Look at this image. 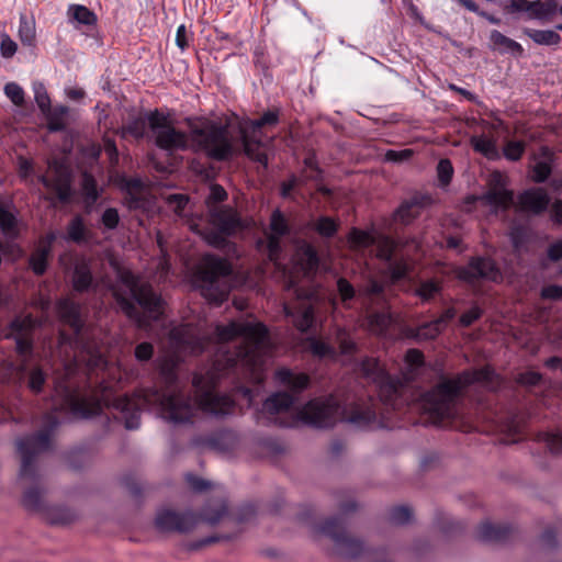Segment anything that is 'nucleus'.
Instances as JSON below:
<instances>
[{
    "label": "nucleus",
    "mask_w": 562,
    "mask_h": 562,
    "mask_svg": "<svg viewBox=\"0 0 562 562\" xmlns=\"http://www.w3.org/2000/svg\"><path fill=\"white\" fill-rule=\"evenodd\" d=\"M220 341H229L243 337L245 341L233 350L221 348L212 367L205 373H195L192 379L195 400L186 395L179 386L173 369L162 371L166 389L162 392L150 391L140 396H117L113 407L121 413L127 429H137L140 425L142 406L158 403L161 416L172 424H190L198 411L215 417H224L234 412L235 403L227 395H220L215 387L221 379L231 374L243 373L257 384L265 380L263 359L259 353V345L267 337V328L262 324L232 322L227 326L215 329Z\"/></svg>",
    "instance_id": "nucleus-1"
},
{
    "label": "nucleus",
    "mask_w": 562,
    "mask_h": 562,
    "mask_svg": "<svg viewBox=\"0 0 562 562\" xmlns=\"http://www.w3.org/2000/svg\"><path fill=\"white\" fill-rule=\"evenodd\" d=\"M497 374L490 366L475 370H465L454 378L442 376L439 382L420 397V408L432 424H440L454 417L457 404L464 390L474 383L494 387Z\"/></svg>",
    "instance_id": "nucleus-2"
},
{
    "label": "nucleus",
    "mask_w": 562,
    "mask_h": 562,
    "mask_svg": "<svg viewBox=\"0 0 562 562\" xmlns=\"http://www.w3.org/2000/svg\"><path fill=\"white\" fill-rule=\"evenodd\" d=\"M112 295L120 310L139 327L157 321L162 314V300L149 283L143 282L132 271L119 268L111 284Z\"/></svg>",
    "instance_id": "nucleus-3"
},
{
    "label": "nucleus",
    "mask_w": 562,
    "mask_h": 562,
    "mask_svg": "<svg viewBox=\"0 0 562 562\" xmlns=\"http://www.w3.org/2000/svg\"><path fill=\"white\" fill-rule=\"evenodd\" d=\"M37 322L31 315L15 316L3 331V337L15 341V351L19 362L15 366V373L20 380L26 382L33 393L42 392L46 382V374L40 366H31L30 361L34 351V330Z\"/></svg>",
    "instance_id": "nucleus-4"
},
{
    "label": "nucleus",
    "mask_w": 562,
    "mask_h": 562,
    "mask_svg": "<svg viewBox=\"0 0 562 562\" xmlns=\"http://www.w3.org/2000/svg\"><path fill=\"white\" fill-rule=\"evenodd\" d=\"M231 262L221 256L206 254L196 267L194 279L201 294L211 303L220 305L231 291Z\"/></svg>",
    "instance_id": "nucleus-5"
},
{
    "label": "nucleus",
    "mask_w": 562,
    "mask_h": 562,
    "mask_svg": "<svg viewBox=\"0 0 562 562\" xmlns=\"http://www.w3.org/2000/svg\"><path fill=\"white\" fill-rule=\"evenodd\" d=\"M59 425L56 414L48 413L37 432L16 440V450L21 457L20 479L31 482L38 480L37 457L50 448V437Z\"/></svg>",
    "instance_id": "nucleus-6"
},
{
    "label": "nucleus",
    "mask_w": 562,
    "mask_h": 562,
    "mask_svg": "<svg viewBox=\"0 0 562 562\" xmlns=\"http://www.w3.org/2000/svg\"><path fill=\"white\" fill-rule=\"evenodd\" d=\"M58 314L60 319L72 330V336L68 338L69 344L75 350L81 348L80 353L75 355L74 360L65 363L64 366L65 378L69 380L76 374L80 363L87 360L85 353L89 357L87 363L89 367L98 366L101 361V356L97 355L90 346L83 342V321L81 318L80 305L78 303L70 300L60 301L58 303Z\"/></svg>",
    "instance_id": "nucleus-7"
},
{
    "label": "nucleus",
    "mask_w": 562,
    "mask_h": 562,
    "mask_svg": "<svg viewBox=\"0 0 562 562\" xmlns=\"http://www.w3.org/2000/svg\"><path fill=\"white\" fill-rule=\"evenodd\" d=\"M193 144L207 157L217 161H224L234 154V144L226 125L206 122L191 130Z\"/></svg>",
    "instance_id": "nucleus-8"
},
{
    "label": "nucleus",
    "mask_w": 562,
    "mask_h": 562,
    "mask_svg": "<svg viewBox=\"0 0 562 562\" xmlns=\"http://www.w3.org/2000/svg\"><path fill=\"white\" fill-rule=\"evenodd\" d=\"M316 531L333 541V551L338 557L357 559L366 551L363 541L346 531V522L341 516L326 519L316 527Z\"/></svg>",
    "instance_id": "nucleus-9"
},
{
    "label": "nucleus",
    "mask_w": 562,
    "mask_h": 562,
    "mask_svg": "<svg viewBox=\"0 0 562 562\" xmlns=\"http://www.w3.org/2000/svg\"><path fill=\"white\" fill-rule=\"evenodd\" d=\"M148 127L155 136V144L158 148L168 151L187 149V134L176 130L168 117L158 110L148 114Z\"/></svg>",
    "instance_id": "nucleus-10"
},
{
    "label": "nucleus",
    "mask_w": 562,
    "mask_h": 562,
    "mask_svg": "<svg viewBox=\"0 0 562 562\" xmlns=\"http://www.w3.org/2000/svg\"><path fill=\"white\" fill-rule=\"evenodd\" d=\"M286 291L292 292L297 302L294 305L284 303L283 311L300 331L306 333L314 324V308L310 303L314 292L299 286L293 279L289 280Z\"/></svg>",
    "instance_id": "nucleus-11"
},
{
    "label": "nucleus",
    "mask_w": 562,
    "mask_h": 562,
    "mask_svg": "<svg viewBox=\"0 0 562 562\" xmlns=\"http://www.w3.org/2000/svg\"><path fill=\"white\" fill-rule=\"evenodd\" d=\"M38 179L48 192V200H57L61 203H68L71 200L72 175L64 162L50 161L46 173L40 176Z\"/></svg>",
    "instance_id": "nucleus-12"
},
{
    "label": "nucleus",
    "mask_w": 562,
    "mask_h": 562,
    "mask_svg": "<svg viewBox=\"0 0 562 562\" xmlns=\"http://www.w3.org/2000/svg\"><path fill=\"white\" fill-rule=\"evenodd\" d=\"M338 409L339 405L333 396L325 400L314 398L301 408L299 417L315 428H329L337 420Z\"/></svg>",
    "instance_id": "nucleus-13"
},
{
    "label": "nucleus",
    "mask_w": 562,
    "mask_h": 562,
    "mask_svg": "<svg viewBox=\"0 0 562 562\" xmlns=\"http://www.w3.org/2000/svg\"><path fill=\"white\" fill-rule=\"evenodd\" d=\"M57 392L63 397L64 405L77 417L87 418L99 414L101 405L94 398L88 397L79 387L69 381H58Z\"/></svg>",
    "instance_id": "nucleus-14"
},
{
    "label": "nucleus",
    "mask_w": 562,
    "mask_h": 562,
    "mask_svg": "<svg viewBox=\"0 0 562 562\" xmlns=\"http://www.w3.org/2000/svg\"><path fill=\"white\" fill-rule=\"evenodd\" d=\"M459 280L475 284L480 280L501 282L503 274L496 261L491 257L474 256L469 262L457 270Z\"/></svg>",
    "instance_id": "nucleus-15"
},
{
    "label": "nucleus",
    "mask_w": 562,
    "mask_h": 562,
    "mask_svg": "<svg viewBox=\"0 0 562 562\" xmlns=\"http://www.w3.org/2000/svg\"><path fill=\"white\" fill-rule=\"evenodd\" d=\"M481 200L495 212L507 211L514 203V192L507 189V178L499 171H494L488 181V189Z\"/></svg>",
    "instance_id": "nucleus-16"
},
{
    "label": "nucleus",
    "mask_w": 562,
    "mask_h": 562,
    "mask_svg": "<svg viewBox=\"0 0 562 562\" xmlns=\"http://www.w3.org/2000/svg\"><path fill=\"white\" fill-rule=\"evenodd\" d=\"M198 522L191 512L178 513L171 509H161L157 513L155 525L160 531H177L180 533L191 531Z\"/></svg>",
    "instance_id": "nucleus-17"
},
{
    "label": "nucleus",
    "mask_w": 562,
    "mask_h": 562,
    "mask_svg": "<svg viewBox=\"0 0 562 562\" xmlns=\"http://www.w3.org/2000/svg\"><path fill=\"white\" fill-rule=\"evenodd\" d=\"M207 217L213 228L226 234L227 236H234L237 232L244 228L243 220L239 213L229 205H222V207L207 211Z\"/></svg>",
    "instance_id": "nucleus-18"
},
{
    "label": "nucleus",
    "mask_w": 562,
    "mask_h": 562,
    "mask_svg": "<svg viewBox=\"0 0 562 562\" xmlns=\"http://www.w3.org/2000/svg\"><path fill=\"white\" fill-rule=\"evenodd\" d=\"M550 204V196L543 188H530L518 195L517 209L520 212L540 215Z\"/></svg>",
    "instance_id": "nucleus-19"
},
{
    "label": "nucleus",
    "mask_w": 562,
    "mask_h": 562,
    "mask_svg": "<svg viewBox=\"0 0 562 562\" xmlns=\"http://www.w3.org/2000/svg\"><path fill=\"white\" fill-rule=\"evenodd\" d=\"M431 203V196L417 193L408 200H404L394 211L393 220L396 223L408 225L419 216L422 210Z\"/></svg>",
    "instance_id": "nucleus-20"
},
{
    "label": "nucleus",
    "mask_w": 562,
    "mask_h": 562,
    "mask_svg": "<svg viewBox=\"0 0 562 562\" xmlns=\"http://www.w3.org/2000/svg\"><path fill=\"white\" fill-rule=\"evenodd\" d=\"M192 443L202 450L227 452L232 447V434L226 430H220L205 436H196L193 438Z\"/></svg>",
    "instance_id": "nucleus-21"
},
{
    "label": "nucleus",
    "mask_w": 562,
    "mask_h": 562,
    "mask_svg": "<svg viewBox=\"0 0 562 562\" xmlns=\"http://www.w3.org/2000/svg\"><path fill=\"white\" fill-rule=\"evenodd\" d=\"M294 261L296 267H299L306 276L315 273L319 266L317 250L307 241H302L297 245L294 254Z\"/></svg>",
    "instance_id": "nucleus-22"
},
{
    "label": "nucleus",
    "mask_w": 562,
    "mask_h": 562,
    "mask_svg": "<svg viewBox=\"0 0 562 562\" xmlns=\"http://www.w3.org/2000/svg\"><path fill=\"white\" fill-rule=\"evenodd\" d=\"M239 134L246 156L263 166H267L268 157L266 153L261 150V137L249 131L248 126H239Z\"/></svg>",
    "instance_id": "nucleus-23"
},
{
    "label": "nucleus",
    "mask_w": 562,
    "mask_h": 562,
    "mask_svg": "<svg viewBox=\"0 0 562 562\" xmlns=\"http://www.w3.org/2000/svg\"><path fill=\"white\" fill-rule=\"evenodd\" d=\"M512 532L513 529L508 525L484 521L477 527L476 537L484 542H503L510 537Z\"/></svg>",
    "instance_id": "nucleus-24"
},
{
    "label": "nucleus",
    "mask_w": 562,
    "mask_h": 562,
    "mask_svg": "<svg viewBox=\"0 0 562 562\" xmlns=\"http://www.w3.org/2000/svg\"><path fill=\"white\" fill-rule=\"evenodd\" d=\"M72 288L76 292H87L93 284V276L88 260L78 259L72 271Z\"/></svg>",
    "instance_id": "nucleus-25"
},
{
    "label": "nucleus",
    "mask_w": 562,
    "mask_h": 562,
    "mask_svg": "<svg viewBox=\"0 0 562 562\" xmlns=\"http://www.w3.org/2000/svg\"><path fill=\"white\" fill-rule=\"evenodd\" d=\"M277 380L289 387L292 393H300L310 385V376L303 372H294L288 368H281L276 372Z\"/></svg>",
    "instance_id": "nucleus-26"
},
{
    "label": "nucleus",
    "mask_w": 562,
    "mask_h": 562,
    "mask_svg": "<svg viewBox=\"0 0 562 562\" xmlns=\"http://www.w3.org/2000/svg\"><path fill=\"white\" fill-rule=\"evenodd\" d=\"M375 384L380 400L385 405L395 408L400 390V381L387 374L379 380Z\"/></svg>",
    "instance_id": "nucleus-27"
},
{
    "label": "nucleus",
    "mask_w": 562,
    "mask_h": 562,
    "mask_svg": "<svg viewBox=\"0 0 562 562\" xmlns=\"http://www.w3.org/2000/svg\"><path fill=\"white\" fill-rule=\"evenodd\" d=\"M90 237H91V233L87 228L82 216H80V215L74 216L67 225L64 239L66 241H71V243L80 245V244L89 241Z\"/></svg>",
    "instance_id": "nucleus-28"
},
{
    "label": "nucleus",
    "mask_w": 562,
    "mask_h": 562,
    "mask_svg": "<svg viewBox=\"0 0 562 562\" xmlns=\"http://www.w3.org/2000/svg\"><path fill=\"white\" fill-rule=\"evenodd\" d=\"M294 401L295 397L292 393L278 392L263 402V411L269 414H278L283 411H288Z\"/></svg>",
    "instance_id": "nucleus-29"
},
{
    "label": "nucleus",
    "mask_w": 562,
    "mask_h": 562,
    "mask_svg": "<svg viewBox=\"0 0 562 562\" xmlns=\"http://www.w3.org/2000/svg\"><path fill=\"white\" fill-rule=\"evenodd\" d=\"M473 149L490 160H497L501 158L495 139L485 135L472 136L470 139Z\"/></svg>",
    "instance_id": "nucleus-30"
},
{
    "label": "nucleus",
    "mask_w": 562,
    "mask_h": 562,
    "mask_svg": "<svg viewBox=\"0 0 562 562\" xmlns=\"http://www.w3.org/2000/svg\"><path fill=\"white\" fill-rule=\"evenodd\" d=\"M490 41L494 49L501 53H512L514 55H521L524 49L521 45L514 40L505 36L497 30H493L490 35Z\"/></svg>",
    "instance_id": "nucleus-31"
},
{
    "label": "nucleus",
    "mask_w": 562,
    "mask_h": 562,
    "mask_svg": "<svg viewBox=\"0 0 562 562\" xmlns=\"http://www.w3.org/2000/svg\"><path fill=\"white\" fill-rule=\"evenodd\" d=\"M541 156L543 160L536 162V165L532 167V180L536 183H543L549 178L552 171V151L548 147H542Z\"/></svg>",
    "instance_id": "nucleus-32"
},
{
    "label": "nucleus",
    "mask_w": 562,
    "mask_h": 562,
    "mask_svg": "<svg viewBox=\"0 0 562 562\" xmlns=\"http://www.w3.org/2000/svg\"><path fill=\"white\" fill-rule=\"evenodd\" d=\"M49 256L48 246H37L34 249L29 258V267L34 274L43 276L46 272Z\"/></svg>",
    "instance_id": "nucleus-33"
},
{
    "label": "nucleus",
    "mask_w": 562,
    "mask_h": 562,
    "mask_svg": "<svg viewBox=\"0 0 562 562\" xmlns=\"http://www.w3.org/2000/svg\"><path fill=\"white\" fill-rule=\"evenodd\" d=\"M228 507L225 499L218 501L214 505H206L201 512V518L209 525H216L221 519L227 515Z\"/></svg>",
    "instance_id": "nucleus-34"
},
{
    "label": "nucleus",
    "mask_w": 562,
    "mask_h": 562,
    "mask_svg": "<svg viewBox=\"0 0 562 562\" xmlns=\"http://www.w3.org/2000/svg\"><path fill=\"white\" fill-rule=\"evenodd\" d=\"M525 34L538 45L557 46L561 42V36L553 30L526 29Z\"/></svg>",
    "instance_id": "nucleus-35"
},
{
    "label": "nucleus",
    "mask_w": 562,
    "mask_h": 562,
    "mask_svg": "<svg viewBox=\"0 0 562 562\" xmlns=\"http://www.w3.org/2000/svg\"><path fill=\"white\" fill-rule=\"evenodd\" d=\"M442 290V282L438 279H427L419 282L415 290V294L423 301L429 302L440 294Z\"/></svg>",
    "instance_id": "nucleus-36"
},
{
    "label": "nucleus",
    "mask_w": 562,
    "mask_h": 562,
    "mask_svg": "<svg viewBox=\"0 0 562 562\" xmlns=\"http://www.w3.org/2000/svg\"><path fill=\"white\" fill-rule=\"evenodd\" d=\"M67 13L70 19L88 26L94 25L98 20L95 13L82 4H70Z\"/></svg>",
    "instance_id": "nucleus-37"
},
{
    "label": "nucleus",
    "mask_w": 562,
    "mask_h": 562,
    "mask_svg": "<svg viewBox=\"0 0 562 562\" xmlns=\"http://www.w3.org/2000/svg\"><path fill=\"white\" fill-rule=\"evenodd\" d=\"M391 322V316L386 312H374L368 315V327L375 335L385 334Z\"/></svg>",
    "instance_id": "nucleus-38"
},
{
    "label": "nucleus",
    "mask_w": 562,
    "mask_h": 562,
    "mask_svg": "<svg viewBox=\"0 0 562 562\" xmlns=\"http://www.w3.org/2000/svg\"><path fill=\"white\" fill-rule=\"evenodd\" d=\"M18 33L23 45L33 46L36 37L35 22L33 20H29L25 14H21Z\"/></svg>",
    "instance_id": "nucleus-39"
},
{
    "label": "nucleus",
    "mask_w": 562,
    "mask_h": 562,
    "mask_svg": "<svg viewBox=\"0 0 562 562\" xmlns=\"http://www.w3.org/2000/svg\"><path fill=\"white\" fill-rule=\"evenodd\" d=\"M441 331V327L434 319L431 322L419 325L415 329H412L411 337H414L417 340H430L438 337Z\"/></svg>",
    "instance_id": "nucleus-40"
},
{
    "label": "nucleus",
    "mask_w": 562,
    "mask_h": 562,
    "mask_svg": "<svg viewBox=\"0 0 562 562\" xmlns=\"http://www.w3.org/2000/svg\"><path fill=\"white\" fill-rule=\"evenodd\" d=\"M361 371L363 374L371 379L374 383L387 375L389 373L382 368L380 362L373 358H366L361 362Z\"/></svg>",
    "instance_id": "nucleus-41"
},
{
    "label": "nucleus",
    "mask_w": 562,
    "mask_h": 562,
    "mask_svg": "<svg viewBox=\"0 0 562 562\" xmlns=\"http://www.w3.org/2000/svg\"><path fill=\"white\" fill-rule=\"evenodd\" d=\"M279 122V115L277 112L268 111L262 114L258 120H247L240 123L239 126H248V130L254 134H257L261 127L266 125H276Z\"/></svg>",
    "instance_id": "nucleus-42"
},
{
    "label": "nucleus",
    "mask_w": 562,
    "mask_h": 562,
    "mask_svg": "<svg viewBox=\"0 0 562 562\" xmlns=\"http://www.w3.org/2000/svg\"><path fill=\"white\" fill-rule=\"evenodd\" d=\"M378 249V257L384 261H391L393 259L395 249L397 247L396 241L389 236H381L378 239L375 238V244Z\"/></svg>",
    "instance_id": "nucleus-43"
},
{
    "label": "nucleus",
    "mask_w": 562,
    "mask_h": 562,
    "mask_svg": "<svg viewBox=\"0 0 562 562\" xmlns=\"http://www.w3.org/2000/svg\"><path fill=\"white\" fill-rule=\"evenodd\" d=\"M228 198L227 192L225 189L217 183H214L210 187V192L207 196L205 198V205L206 210L211 211L212 207L218 209L222 207L223 202H225Z\"/></svg>",
    "instance_id": "nucleus-44"
},
{
    "label": "nucleus",
    "mask_w": 562,
    "mask_h": 562,
    "mask_svg": "<svg viewBox=\"0 0 562 562\" xmlns=\"http://www.w3.org/2000/svg\"><path fill=\"white\" fill-rule=\"evenodd\" d=\"M67 113L66 106H59L44 113L47 116V127L50 132H60L65 128L64 116Z\"/></svg>",
    "instance_id": "nucleus-45"
},
{
    "label": "nucleus",
    "mask_w": 562,
    "mask_h": 562,
    "mask_svg": "<svg viewBox=\"0 0 562 562\" xmlns=\"http://www.w3.org/2000/svg\"><path fill=\"white\" fill-rule=\"evenodd\" d=\"M42 495L43 493L37 486L27 488L23 494V505L30 510H42L44 507Z\"/></svg>",
    "instance_id": "nucleus-46"
},
{
    "label": "nucleus",
    "mask_w": 562,
    "mask_h": 562,
    "mask_svg": "<svg viewBox=\"0 0 562 562\" xmlns=\"http://www.w3.org/2000/svg\"><path fill=\"white\" fill-rule=\"evenodd\" d=\"M537 440L544 443L552 454L562 453V432H540Z\"/></svg>",
    "instance_id": "nucleus-47"
},
{
    "label": "nucleus",
    "mask_w": 562,
    "mask_h": 562,
    "mask_svg": "<svg viewBox=\"0 0 562 562\" xmlns=\"http://www.w3.org/2000/svg\"><path fill=\"white\" fill-rule=\"evenodd\" d=\"M270 231L272 235L285 236L290 234V226L283 213L280 210H274L270 216Z\"/></svg>",
    "instance_id": "nucleus-48"
},
{
    "label": "nucleus",
    "mask_w": 562,
    "mask_h": 562,
    "mask_svg": "<svg viewBox=\"0 0 562 562\" xmlns=\"http://www.w3.org/2000/svg\"><path fill=\"white\" fill-rule=\"evenodd\" d=\"M310 350L313 356L319 359H334L336 357V350L333 346L316 338L310 339Z\"/></svg>",
    "instance_id": "nucleus-49"
},
{
    "label": "nucleus",
    "mask_w": 562,
    "mask_h": 562,
    "mask_svg": "<svg viewBox=\"0 0 562 562\" xmlns=\"http://www.w3.org/2000/svg\"><path fill=\"white\" fill-rule=\"evenodd\" d=\"M148 125V117H134L126 125L123 126V133L132 135L135 138H143L145 135L146 126Z\"/></svg>",
    "instance_id": "nucleus-50"
},
{
    "label": "nucleus",
    "mask_w": 562,
    "mask_h": 562,
    "mask_svg": "<svg viewBox=\"0 0 562 562\" xmlns=\"http://www.w3.org/2000/svg\"><path fill=\"white\" fill-rule=\"evenodd\" d=\"M0 229L10 237L16 235V218L2 205H0Z\"/></svg>",
    "instance_id": "nucleus-51"
},
{
    "label": "nucleus",
    "mask_w": 562,
    "mask_h": 562,
    "mask_svg": "<svg viewBox=\"0 0 562 562\" xmlns=\"http://www.w3.org/2000/svg\"><path fill=\"white\" fill-rule=\"evenodd\" d=\"M315 231L323 237L330 238L338 231V224L328 216H321L315 223Z\"/></svg>",
    "instance_id": "nucleus-52"
},
{
    "label": "nucleus",
    "mask_w": 562,
    "mask_h": 562,
    "mask_svg": "<svg viewBox=\"0 0 562 562\" xmlns=\"http://www.w3.org/2000/svg\"><path fill=\"white\" fill-rule=\"evenodd\" d=\"M413 513L408 506H395L389 513V521L393 525H405L412 519Z\"/></svg>",
    "instance_id": "nucleus-53"
},
{
    "label": "nucleus",
    "mask_w": 562,
    "mask_h": 562,
    "mask_svg": "<svg viewBox=\"0 0 562 562\" xmlns=\"http://www.w3.org/2000/svg\"><path fill=\"white\" fill-rule=\"evenodd\" d=\"M81 187H82V193L87 201L93 203L98 200L99 193H98V188H97V181L92 175H90L88 172H85L82 175Z\"/></svg>",
    "instance_id": "nucleus-54"
},
{
    "label": "nucleus",
    "mask_w": 562,
    "mask_h": 562,
    "mask_svg": "<svg viewBox=\"0 0 562 562\" xmlns=\"http://www.w3.org/2000/svg\"><path fill=\"white\" fill-rule=\"evenodd\" d=\"M199 234L203 237V239L211 246L215 248H223L226 245V238L228 237L226 234L220 232L218 229H204L199 231Z\"/></svg>",
    "instance_id": "nucleus-55"
},
{
    "label": "nucleus",
    "mask_w": 562,
    "mask_h": 562,
    "mask_svg": "<svg viewBox=\"0 0 562 562\" xmlns=\"http://www.w3.org/2000/svg\"><path fill=\"white\" fill-rule=\"evenodd\" d=\"M76 519V514L68 508H54L49 513V522L53 525H68Z\"/></svg>",
    "instance_id": "nucleus-56"
},
{
    "label": "nucleus",
    "mask_w": 562,
    "mask_h": 562,
    "mask_svg": "<svg viewBox=\"0 0 562 562\" xmlns=\"http://www.w3.org/2000/svg\"><path fill=\"white\" fill-rule=\"evenodd\" d=\"M525 147V143L521 140H509L504 146L503 153L506 159L517 161L522 157Z\"/></svg>",
    "instance_id": "nucleus-57"
},
{
    "label": "nucleus",
    "mask_w": 562,
    "mask_h": 562,
    "mask_svg": "<svg viewBox=\"0 0 562 562\" xmlns=\"http://www.w3.org/2000/svg\"><path fill=\"white\" fill-rule=\"evenodd\" d=\"M389 262V272L391 280L393 282H397L407 277L409 268L408 265L404 260H391Z\"/></svg>",
    "instance_id": "nucleus-58"
},
{
    "label": "nucleus",
    "mask_w": 562,
    "mask_h": 562,
    "mask_svg": "<svg viewBox=\"0 0 562 562\" xmlns=\"http://www.w3.org/2000/svg\"><path fill=\"white\" fill-rule=\"evenodd\" d=\"M33 90L35 94V101L43 113L49 112L50 108V99L46 91L45 86L42 82H35L33 85Z\"/></svg>",
    "instance_id": "nucleus-59"
},
{
    "label": "nucleus",
    "mask_w": 562,
    "mask_h": 562,
    "mask_svg": "<svg viewBox=\"0 0 562 562\" xmlns=\"http://www.w3.org/2000/svg\"><path fill=\"white\" fill-rule=\"evenodd\" d=\"M18 50L16 43L4 31L1 32L0 54L3 58H12Z\"/></svg>",
    "instance_id": "nucleus-60"
},
{
    "label": "nucleus",
    "mask_w": 562,
    "mask_h": 562,
    "mask_svg": "<svg viewBox=\"0 0 562 562\" xmlns=\"http://www.w3.org/2000/svg\"><path fill=\"white\" fill-rule=\"evenodd\" d=\"M438 180L441 186H447L450 183L453 168L449 159H441L437 166Z\"/></svg>",
    "instance_id": "nucleus-61"
},
{
    "label": "nucleus",
    "mask_w": 562,
    "mask_h": 562,
    "mask_svg": "<svg viewBox=\"0 0 562 562\" xmlns=\"http://www.w3.org/2000/svg\"><path fill=\"white\" fill-rule=\"evenodd\" d=\"M351 241L360 247H369L375 244V237L368 232L352 229L350 234Z\"/></svg>",
    "instance_id": "nucleus-62"
},
{
    "label": "nucleus",
    "mask_w": 562,
    "mask_h": 562,
    "mask_svg": "<svg viewBox=\"0 0 562 562\" xmlns=\"http://www.w3.org/2000/svg\"><path fill=\"white\" fill-rule=\"evenodd\" d=\"M4 92L7 97L12 101L15 105H22L24 102V91L23 89L15 82H9L4 87Z\"/></svg>",
    "instance_id": "nucleus-63"
},
{
    "label": "nucleus",
    "mask_w": 562,
    "mask_h": 562,
    "mask_svg": "<svg viewBox=\"0 0 562 562\" xmlns=\"http://www.w3.org/2000/svg\"><path fill=\"white\" fill-rule=\"evenodd\" d=\"M337 291L345 304L356 295L353 285L345 278H339L337 280Z\"/></svg>",
    "instance_id": "nucleus-64"
}]
</instances>
